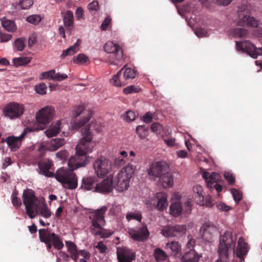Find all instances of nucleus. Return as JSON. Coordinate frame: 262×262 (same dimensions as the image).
Returning <instances> with one entry per match:
<instances>
[{
  "label": "nucleus",
  "instance_id": "f257e3e1",
  "mask_svg": "<svg viewBox=\"0 0 262 262\" xmlns=\"http://www.w3.org/2000/svg\"><path fill=\"white\" fill-rule=\"evenodd\" d=\"M236 236H233L231 231H226L220 236L218 248L219 258L216 262H230L234 254L241 261H244L245 256L249 251L248 243L243 237H240L235 249Z\"/></svg>",
  "mask_w": 262,
  "mask_h": 262
},
{
  "label": "nucleus",
  "instance_id": "f03ea898",
  "mask_svg": "<svg viewBox=\"0 0 262 262\" xmlns=\"http://www.w3.org/2000/svg\"><path fill=\"white\" fill-rule=\"evenodd\" d=\"M95 123L92 121L91 124L82 129V138L76 145V154L69 160V165L73 169L84 166L90 162V158L86 155L93 151L96 144L91 132L95 129Z\"/></svg>",
  "mask_w": 262,
  "mask_h": 262
},
{
  "label": "nucleus",
  "instance_id": "7ed1b4c3",
  "mask_svg": "<svg viewBox=\"0 0 262 262\" xmlns=\"http://www.w3.org/2000/svg\"><path fill=\"white\" fill-rule=\"evenodd\" d=\"M107 207L105 206L95 210L90 216L92 224L90 229L94 235L100 236L101 238H108L113 234V231L103 228L106 222L104 219V214L107 211Z\"/></svg>",
  "mask_w": 262,
  "mask_h": 262
},
{
  "label": "nucleus",
  "instance_id": "20e7f679",
  "mask_svg": "<svg viewBox=\"0 0 262 262\" xmlns=\"http://www.w3.org/2000/svg\"><path fill=\"white\" fill-rule=\"evenodd\" d=\"M136 167L128 164L123 167L113 179L114 187L119 192L128 189L129 179L133 177Z\"/></svg>",
  "mask_w": 262,
  "mask_h": 262
},
{
  "label": "nucleus",
  "instance_id": "39448f33",
  "mask_svg": "<svg viewBox=\"0 0 262 262\" xmlns=\"http://www.w3.org/2000/svg\"><path fill=\"white\" fill-rule=\"evenodd\" d=\"M69 167L71 169V170L63 168L58 169L54 177L62 184L64 188L69 189H75L77 186V177L73 171L74 169L70 166Z\"/></svg>",
  "mask_w": 262,
  "mask_h": 262
},
{
  "label": "nucleus",
  "instance_id": "423d86ee",
  "mask_svg": "<svg viewBox=\"0 0 262 262\" xmlns=\"http://www.w3.org/2000/svg\"><path fill=\"white\" fill-rule=\"evenodd\" d=\"M23 200L27 214L30 219H34L38 214V199L35 195V192L31 189L24 190Z\"/></svg>",
  "mask_w": 262,
  "mask_h": 262
},
{
  "label": "nucleus",
  "instance_id": "0eeeda50",
  "mask_svg": "<svg viewBox=\"0 0 262 262\" xmlns=\"http://www.w3.org/2000/svg\"><path fill=\"white\" fill-rule=\"evenodd\" d=\"M45 152V146L44 145H41L38 149V154L36 159L39 170V173L47 177L52 178L54 176V173L50 170L52 169L54 164L51 160L47 158H43Z\"/></svg>",
  "mask_w": 262,
  "mask_h": 262
},
{
  "label": "nucleus",
  "instance_id": "6e6552de",
  "mask_svg": "<svg viewBox=\"0 0 262 262\" xmlns=\"http://www.w3.org/2000/svg\"><path fill=\"white\" fill-rule=\"evenodd\" d=\"M104 51L110 54H112V58L115 59L112 63L118 66L121 64L123 57V53L120 46L113 41H108L104 46Z\"/></svg>",
  "mask_w": 262,
  "mask_h": 262
},
{
  "label": "nucleus",
  "instance_id": "1a4fd4ad",
  "mask_svg": "<svg viewBox=\"0 0 262 262\" xmlns=\"http://www.w3.org/2000/svg\"><path fill=\"white\" fill-rule=\"evenodd\" d=\"M236 47L238 51L246 52L254 58H256L258 55H262V47L256 48L248 40L236 41Z\"/></svg>",
  "mask_w": 262,
  "mask_h": 262
},
{
  "label": "nucleus",
  "instance_id": "9d476101",
  "mask_svg": "<svg viewBox=\"0 0 262 262\" xmlns=\"http://www.w3.org/2000/svg\"><path fill=\"white\" fill-rule=\"evenodd\" d=\"M95 173L99 177L103 178L111 169V164L104 157L97 159L93 164Z\"/></svg>",
  "mask_w": 262,
  "mask_h": 262
},
{
  "label": "nucleus",
  "instance_id": "9b49d317",
  "mask_svg": "<svg viewBox=\"0 0 262 262\" xmlns=\"http://www.w3.org/2000/svg\"><path fill=\"white\" fill-rule=\"evenodd\" d=\"M169 167L165 162L158 161L153 162L149 167L148 174L150 176L160 178L162 175L168 171Z\"/></svg>",
  "mask_w": 262,
  "mask_h": 262
},
{
  "label": "nucleus",
  "instance_id": "f8f14e48",
  "mask_svg": "<svg viewBox=\"0 0 262 262\" xmlns=\"http://www.w3.org/2000/svg\"><path fill=\"white\" fill-rule=\"evenodd\" d=\"M186 226L176 225L172 226H165L163 228L161 233L165 237H180L186 232Z\"/></svg>",
  "mask_w": 262,
  "mask_h": 262
},
{
  "label": "nucleus",
  "instance_id": "ddd939ff",
  "mask_svg": "<svg viewBox=\"0 0 262 262\" xmlns=\"http://www.w3.org/2000/svg\"><path fill=\"white\" fill-rule=\"evenodd\" d=\"M54 114V110L52 106H46L37 113L36 121L39 124H48L53 119Z\"/></svg>",
  "mask_w": 262,
  "mask_h": 262
},
{
  "label": "nucleus",
  "instance_id": "4468645a",
  "mask_svg": "<svg viewBox=\"0 0 262 262\" xmlns=\"http://www.w3.org/2000/svg\"><path fill=\"white\" fill-rule=\"evenodd\" d=\"M202 177L205 180L208 187L214 188L218 192L222 191V186L217 183L220 177L219 174L216 172H212L210 174L207 171H204L202 173Z\"/></svg>",
  "mask_w": 262,
  "mask_h": 262
},
{
  "label": "nucleus",
  "instance_id": "2eb2a0df",
  "mask_svg": "<svg viewBox=\"0 0 262 262\" xmlns=\"http://www.w3.org/2000/svg\"><path fill=\"white\" fill-rule=\"evenodd\" d=\"M24 112L23 105L15 102L10 103L4 109L5 115L11 119L19 117L24 113Z\"/></svg>",
  "mask_w": 262,
  "mask_h": 262
},
{
  "label": "nucleus",
  "instance_id": "dca6fc26",
  "mask_svg": "<svg viewBox=\"0 0 262 262\" xmlns=\"http://www.w3.org/2000/svg\"><path fill=\"white\" fill-rule=\"evenodd\" d=\"M202 239L207 242H211L214 234L217 232L216 226L212 223H205L200 229Z\"/></svg>",
  "mask_w": 262,
  "mask_h": 262
},
{
  "label": "nucleus",
  "instance_id": "f3484780",
  "mask_svg": "<svg viewBox=\"0 0 262 262\" xmlns=\"http://www.w3.org/2000/svg\"><path fill=\"white\" fill-rule=\"evenodd\" d=\"M128 234L135 241L143 242L146 240L149 235V232L146 226H143L139 229H129Z\"/></svg>",
  "mask_w": 262,
  "mask_h": 262
},
{
  "label": "nucleus",
  "instance_id": "a211bd4d",
  "mask_svg": "<svg viewBox=\"0 0 262 262\" xmlns=\"http://www.w3.org/2000/svg\"><path fill=\"white\" fill-rule=\"evenodd\" d=\"M98 179L95 176H86L82 178L80 188L84 191L96 192Z\"/></svg>",
  "mask_w": 262,
  "mask_h": 262
},
{
  "label": "nucleus",
  "instance_id": "6ab92c4d",
  "mask_svg": "<svg viewBox=\"0 0 262 262\" xmlns=\"http://www.w3.org/2000/svg\"><path fill=\"white\" fill-rule=\"evenodd\" d=\"M258 21L253 17L250 16L245 13H241L238 15L237 25L239 26H247L249 27H257Z\"/></svg>",
  "mask_w": 262,
  "mask_h": 262
},
{
  "label": "nucleus",
  "instance_id": "aec40b11",
  "mask_svg": "<svg viewBox=\"0 0 262 262\" xmlns=\"http://www.w3.org/2000/svg\"><path fill=\"white\" fill-rule=\"evenodd\" d=\"M25 134L24 132L19 137L10 136L6 138V142L11 151H15L20 147Z\"/></svg>",
  "mask_w": 262,
  "mask_h": 262
},
{
  "label": "nucleus",
  "instance_id": "412c9836",
  "mask_svg": "<svg viewBox=\"0 0 262 262\" xmlns=\"http://www.w3.org/2000/svg\"><path fill=\"white\" fill-rule=\"evenodd\" d=\"M96 192L107 193L110 192L114 187L113 179L110 177L104 179L101 183H97Z\"/></svg>",
  "mask_w": 262,
  "mask_h": 262
},
{
  "label": "nucleus",
  "instance_id": "4be33fe9",
  "mask_svg": "<svg viewBox=\"0 0 262 262\" xmlns=\"http://www.w3.org/2000/svg\"><path fill=\"white\" fill-rule=\"evenodd\" d=\"M117 256L118 262H132L134 259V255L126 248H117Z\"/></svg>",
  "mask_w": 262,
  "mask_h": 262
},
{
  "label": "nucleus",
  "instance_id": "5701e85b",
  "mask_svg": "<svg viewBox=\"0 0 262 262\" xmlns=\"http://www.w3.org/2000/svg\"><path fill=\"white\" fill-rule=\"evenodd\" d=\"M41 79H49L56 81H61L68 78V75L66 74H60L59 73H55L54 70H52L47 72L41 73Z\"/></svg>",
  "mask_w": 262,
  "mask_h": 262
},
{
  "label": "nucleus",
  "instance_id": "b1692460",
  "mask_svg": "<svg viewBox=\"0 0 262 262\" xmlns=\"http://www.w3.org/2000/svg\"><path fill=\"white\" fill-rule=\"evenodd\" d=\"M202 255L193 249L185 252L181 257L182 262H199Z\"/></svg>",
  "mask_w": 262,
  "mask_h": 262
},
{
  "label": "nucleus",
  "instance_id": "393cba45",
  "mask_svg": "<svg viewBox=\"0 0 262 262\" xmlns=\"http://www.w3.org/2000/svg\"><path fill=\"white\" fill-rule=\"evenodd\" d=\"M47 233L54 248L58 250H61L64 246L61 237L58 234L51 232L48 229H47Z\"/></svg>",
  "mask_w": 262,
  "mask_h": 262
},
{
  "label": "nucleus",
  "instance_id": "a878e982",
  "mask_svg": "<svg viewBox=\"0 0 262 262\" xmlns=\"http://www.w3.org/2000/svg\"><path fill=\"white\" fill-rule=\"evenodd\" d=\"M158 199L157 207L159 210H164L168 205L167 194L163 192H160L156 194Z\"/></svg>",
  "mask_w": 262,
  "mask_h": 262
},
{
  "label": "nucleus",
  "instance_id": "bb28decb",
  "mask_svg": "<svg viewBox=\"0 0 262 262\" xmlns=\"http://www.w3.org/2000/svg\"><path fill=\"white\" fill-rule=\"evenodd\" d=\"M66 143V141L62 138H55L51 140L47 145L46 148L50 151H56Z\"/></svg>",
  "mask_w": 262,
  "mask_h": 262
},
{
  "label": "nucleus",
  "instance_id": "cd10ccee",
  "mask_svg": "<svg viewBox=\"0 0 262 262\" xmlns=\"http://www.w3.org/2000/svg\"><path fill=\"white\" fill-rule=\"evenodd\" d=\"M124 70V68L123 67L110 80V82L112 84L115 86H122L127 83V82L124 80L123 77L122 78H121L122 71Z\"/></svg>",
  "mask_w": 262,
  "mask_h": 262
},
{
  "label": "nucleus",
  "instance_id": "c85d7f7f",
  "mask_svg": "<svg viewBox=\"0 0 262 262\" xmlns=\"http://www.w3.org/2000/svg\"><path fill=\"white\" fill-rule=\"evenodd\" d=\"M159 182L162 184L163 188L170 187L173 183L172 176L168 171L162 175L159 179Z\"/></svg>",
  "mask_w": 262,
  "mask_h": 262
},
{
  "label": "nucleus",
  "instance_id": "c756f323",
  "mask_svg": "<svg viewBox=\"0 0 262 262\" xmlns=\"http://www.w3.org/2000/svg\"><path fill=\"white\" fill-rule=\"evenodd\" d=\"M39 238L41 242L46 244L47 249L48 251H50L53 246L52 242L49 239L47 233L46 229H40L38 230Z\"/></svg>",
  "mask_w": 262,
  "mask_h": 262
},
{
  "label": "nucleus",
  "instance_id": "7c9ffc66",
  "mask_svg": "<svg viewBox=\"0 0 262 262\" xmlns=\"http://www.w3.org/2000/svg\"><path fill=\"white\" fill-rule=\"evenodd\" d=\"M166 249L170 250L171 254L175 257H178L180 255L181 246L178 242L172 241L168 243L166 245Z\"/></svg>",
  "mask_w": 262,
  "mask_h": 262
},
{
  "label": "nucleus",
  "instance_id": "2f4dec72",
  "mask_svg": "<svg viewBox=\"0 0 262 262\" xmlns=\"http://www.w3.org/2000/svg\"><path fill=\"white\" fill-rule=\"evenodd\" d=\"M61 122L60 121H57L55 124H52L49 128L45 131V134L48 137L56 136L60 130Z\"/></svg>",
  "mask_w": 262,
  "mask_h": 262
},
{
  "label": "nucleus",
  "instance_id": "473e14b6",
  "mask_svg": "<svg viewBox=\"0 0 262 262\" xmlns=\"http://www.w3.org/2000/svg\"><path fill=\"white\" fill-rule=\"evenodd\" d=\"M80 40L78 39L74 45H72L67 49L63 50L60 55V57L61 58H63L67 56H71L76 53L79 50L78 47L80 45Z\"/></svg>",
  "mask_w": 262,
  "mask_h": 262
},
{
  "label": "nucleus",
  "instance_id": "72a5a7b5",
  "mask_svg": "<svg viewBox=\"0 0 262 262\" xmlns=\"http://www.w3.org/2000/svg\"><path fill=\"white\" fill-rule=\"evenodd\" d=\"M63 23L66 27L71 30L73 27V14L71 11H67L63 16Z\"/></svg>",
  "mask_w": 262,
  "mask_h": 262
},
{
  "label": "nucleus",
  "instance_id": "f704fd0d",
  "mask_svg": "<svg viewBox=\"0 0 262 262\" xmlns=\"http://www.w3.org/2000/svg\"><path fill=\"white\" fill-rule=\"evenodd\" d=\"M170 214L173 216H178L182 213V206L180 203L176 202L172 203L169 209Z\"/></svg>",
  "mask_w": 262,
  "mask_h": 262
},
{
  "label": "nucleus",
  "instance_id": "c9c22d12",
  "mask_svg": "<svg viewBox=\"0 0 262 262\" xmlns=\"http://www.w3.org/2000/svg\"><path fill=\"white\" fill-rule=\"evenodd\" d=\"M126 219L128 222L132 220H135L139 222H141L142 219V213L139 210L128 212L126 215Z\"/></svg>",
  "mask_w": 262,
  "mask_h": 262
},
{
  "label": "nucleus",
  "instance_id": "e433bc0d",
  "mask_svg": "<svg viewBox=\"0 0 262 262\" xmlns=\"http://www.w3.org/2000/svg\"><path fill=\"white\" fill-rule=\"evenodd\" d=\"M137 71L132 68H127L123 71L124 80L127 82V80H132L135 78Z\"/></svg>",
  "mask_w": 262,
  "mask_h": 262
},
{
  "label": "nucleus",
  "instance_id": "4c0bfd02",
  "mask_svg": "<svg viewBox=\"0 0 262 262\" xmlns=\"http://www.w3.org/2000/svg\"><path fill=\"white\" fill-rule=\"evenodd\" d=\"M232 34L235 37L246 38L248 35V31L243 28H235L232 30Z\"/></svg>",
  "mask_w": 262,
  "mask_h": 262
},
{
  "label": "nucleus",
  "instance_id": "58836bf2",
  "mask_svg": "<svg viewBox=\"0 0 262 262\" xmlns=\"http://www.w3.org/2000/svg\"><path fill=\"white\" fill-rule=\"evenodd\" d=\"M193 192L195 193V199L198 202H201L203 200V187L200 185H197L193 188Z\"/></svg>",
  "mask_w": 262,
  "mask_h": 262
},
{
  "label": "nucleus",
  "instance_id": "ea45409f",
  "mask_svg": "<svg viewBox=\"0 0 262 262\" xmlns=\"http://www.w3.org/2000/svg\"><path fill=\"white\" fill-rule=\"evenodd\" d=\"M31 58L28 57H20L13 59V62L15 66L18 67L28 64L30 62Z\"/></svg>",
  "mask_w": 262,
  "mask_h": 262
},
{
  "label": "nucleus",
  "instance_id": "a19ab883",
  "mask_svg": "<svg viewBox=\"0 0 262 262\" xmlns=\"http://www.w3.org/2000/svg\"><path fill=\"white\" fill-rule=\"evenodd\" d=\"M92 114L91 112H88L86 116L82 120L75 122L73 125V127L74 129H78L82 126L84 125L86 123H87L90 119L91 118Z\"/></svg>",
  "mask_w": 262,
  "mask_h": 262
},
{
  "label": "nucleus",
  "instance_id": "79ce46f5",
  "mask_svg": "<svg viewBox=\"0 0 262 262\" xmlns=\"http://www.w3.org/2000/svg\"><path fill=\"white\" fill-rule=\"evenodd\" d=\"M3 27L9 32H14L16 30L15 23L10 20L6 19L2 21Z\"/></svg>",
  "mask_w": 262,
  "mask_h": 262
},
{
  "label": "nucleus",
  "instance_id": "37998d69",
  "mask_svg": "<svg viewBox=\"0 0 262 262\" xmlns=\"http://www.w3.org/2000/svg\"><path fill=\"white\" fill-rule=\"evenodd\" d=\"M154 256L158 261L165 260L167 258L165 252L160 248H157L155 250Z\"/></svg>",
  "mask_w": 262,
  "mask_h": 262
},
{
  "label": "nucleus",
  "instance_id": "c03bdc74",
  "mask_svg": "<svg viewBox=\"0 0 262 262\" xmlns=\"http://www.w3.org/2000/svg\"><path fill=\"white\" fill-rule=\"evenodd\" d=\"M148 128L144 125H139L136 128V132L141 139H144L148 135Z\"/></svg>",
  "mask_w": 262,
  "mask_h": 262
},
{
  "label": "nucleus",
  "instance_id": "a18cd8bd",
  "mask_svg": "<svg viewBox=\"0 0 262 262\" xmlns=\"http://www.w3.org/2000/svg\"><path fill=\"white\" fill-rule=\"evenodd\" d=\"M74 61L78 64H86L89 61L88 57L83 54H80L76 57H74Z\"/></svg>",
  "mask_w": 262,
  "mask_h": 262
},
{
  "label": "nucleus",
  "instance_id": "49530a36",
  "mask_svg": "<svg viewBox=\"0 0 262 262\" xmlns=\"http://www.w3.org/2000/svg\"><path fill=\"white\" fill-rule=\"evenodd\" d=\"M140 91V89L139 87L132 85L123 89V92L124 94L127 95L131 93H138Z\"/></svg>",
  "mask_w": 262,
  "mask_h": 262
},
{
  "label": "nucleus",
  "instance_id": "de8ad7c7",
  "mask_svg": "<svg viewBox=\"0 0 262 262\" xmlns=\"http://www.w3.org/2000/svg\"><path fill=\"white\" fill-rule=\"evenodd\" d=\"M150 129L152 132L160 134L163 132V127L160 123L155 122L151 124Z\"/></svg>",
  "mask_w": 262,
  "mask_h": 262
},
{
  "label": "nucleus",
  "instance_id": "09e8293b",
  "mask_svg": "<svg viewBox=\"0 0 262 262\" xmlns=\"http://www.w3.org/2000/svg\"><path fill=\"white\" fill-rule=\"evenodd\" d=\"M231 192L236 203H238L242 199V193L236 189H232Z\"/></svg>",
  "mask_w": 262,
  "mask_h": 262
},
{
  "label": "nucleus",
  "instance_id": "8fccbe9b",
  "mask_svg": "<svg viewBox=\"0 0 262 262\" xmlns=\"http://www.w3.org/2000/svg\"><path fill=\"white\" fill-rule=\"evenodd\" d=\"M14 46L17 50L21 51L25 48V39L23 38H17L15 40Z\"/></svg>",
  "mask_w": 262,
  "mask_h": 262
},
{
  "label": "nucleus",
  "instance_id": "3c124183",
  "mask_svg": "<svg viewBox=\"0 0 262 262\" xmlns=\"http://www.w3.org/2000/svg\"><path fill=\"white\" fill-rule=\"evenodd\" d=\"M40 214L45 218L48 219L51 215L50 209L46 205L42 206L39 209Z\"/></svg>",
  "mask_w": 262,
  "mask_h": 262
},
{
  "label": "nucleus",
  "instance_id": "603ef678",
  "mask_svg": "<svg viewBox=\"0 0 262 262\" xmlns=\"http://www.w3.org/2000/svg\"><path fill=\"white\" fill-rule=\"evenodd\" d=\"M16 193L13 192L12 194V203L13 205L16 208H18L21 205L20 199L16 196Z\"/></svg>",
  "mask_w": 262,
  "mask_h": 262
},
{
  "label": "nucleus",
  "instance_id": "864d4df0",
  "mask_svg": "<svg viewBox=\"0 0 262 262\" xmlns=\"http://www.w3.org/2000/svg\"><path fill=\"white\" fill-rule=\"evenodd\" d=\"M121 156L116 158L115 160V164L118 166H121L124 164L123 158L127 157V153L125 151H122L120 152Z\"/></svg>",
  "mask_w": 262,
  "mask_h": 262
},
{
  "label": "nucleus",
  "instance_id": "5fc2aeb1",
  "mask_svg": "<svg viewBox=\"0 0 262 262\" xmlns=\"http://www.w3.org/2000/svg\"><path fill=\"white\" fill-rule=\"evenodd\" d=\"M191 202L190 201H187L185 202L183 207H182V213L185 215L189 214L191 211Z\"/></svg>",
  "mask_w": 262,
  "mask_h": 262
},
{
  "label": "nucleus",
  "instance_id": "6e6d98bb",
  "mask_svg": "<svg viewBox=\"0 0 262 262\" xmlns=\"http://www.w3.org/2000/svg\"><path fill=\"white\" fill-rule=\"evenodd\" d=\"M27 20L32 24L36 25L41 20V17L38 15H32L27 18Z\"/></svg>",
  "mask_w": 262,
  "mask_h": 262
},
{
  "label": "nucleus",
  "instance_id": "4d7b16f0",
  "mask_svg": "<svg viewBox=\"0 0 262 262\" xmlns=\"http://www.w3.org/2000/svg\"><path fill=\"white\" fill-rule=\"evenodd\" d=\"M47 87L45 83H40L35 86V91L37 93L43 95L46 93Z\"/></svg>",
  "mask_w": 262,
  "mask_h": 262
},
{
  "label": "nucleus",
  "instance_id": "13d9d810",
  "mask_svg": "<svg viewBox=\"0 0 262 262\" xmlns=\"http://www.w3.org/2000/svg\"><path fill=\"white\" fill-rule=\"evenodd\" d=\"M198 203L200 205H205L208 207H212L214 204L210 196L209 195L206 196L205 199L203 198V200L201 202H199Z\"/></svg>",
  "mask_w": 262,
  "mask_h": 262
},
{
  "label": "nucleus",
  "instance_id": "bf43d9fd",
  "mask_svg": "<svg viewBox=\"0 0 262 262\" xmlns=\"http://www.w3.org/2000/svg\"><path fill=\"white\" fill-rule=\"evenodd\" d=\"M33 4L32 0H23L19 3L22 9H28Z\"/></svg>",
  "mask_w": 262,
  "mask_h": 262
},
{
  "label": "nucleus",
  "instance_id": "052dcab7",
  "mask_svg": "<svg viewBox=\"0 0 262 262\" xmlns=\"http://www.w3.org/2000/svg\"><path fill=\"white\" fill-rule=\"evenodd\" d=\"M66 245L70 253L78 251L76 245L71 241H66Z\"/></svg>",
  "mask_w": 262,
  "mask_h": 262
},
{
  "label": "nucleus",
  "instance_id": "680f3d73",
  "mask_svg": "<svg viewBox=\"0 0 262 262\" xmlns=\"http://www.w3.org/2000/svg\"><path fill=\"white\" fill-rule=\"evenodd\" d=\"M136 117V115L134 112L128 111L126 113L124 119L128 122L133 121L135 119Z\"/></svg>",
  "mask_w": 262,
  "mask_h": 262
},
{
  "label": "nucleus",
  "instance_id": "e2e57ef3",
  "mask_svg": "<svg viewBox=\"0 0 262 262\" xmlns=\"http://www.w3.org/2000/svg\"><path fill=\"white\" fill-rule=\"evenodd\" d=\"M84 110V107L82 105L76 106L73 110V116L75 118L79 116Z\"/></svg>",
  "mask_w": 262,
  "mask_h": 262
},
{
  "label": "nucleus",
  "instance_id": "0e129e2a",
  "mask_svg": "<svg viewBox=\"0 0 262 262\" xmlns=\"http://www.w3.org/2000/svg\"><path fill=\"white\" fill-rule=\"evenodd\" d=\"M112 21V18L110 16H107L104 20L103 21L101 25V29L102 30H105L106 29L107 27L111 24Z\"/></svg>",
  "mask_w": 262,
  "mask_h": 262
},
{
  "label": "nucleus",
  "instance_id": "69168bd1",
  "mask_svg": "<svg viewBox=\"0 0 262 262\" xmlns=\"http://www.w3.org/2000/svg\"><path fill=\"white\" fill-rule=\"evenodd\" d=\"M224 177L229 184H233L235 182V178L233 174L229 172H225Z\"/></svg>",
  "mask_w": 262,
  "mask_h": 262
},
{
  "label": "nucleus",
  "instance_id": "338daca9",
  "mask_svg": "<svg viewBox=\"0 0 262 262\" xmlns=\"http://www.w3.org/2000/svg\"><path fill=\"white\" fill-rule=\"evenodd\" d=\"M95 248L99 250V252L101 253H105L107 250V247L102 241L99 242L97 245L95 246Z\"/></svg>",
  "mask_w": 262,
  "mask_h": 262
},
{
  "label": "nucleus",
  "instance_id": "774afa93",
  "mask_svg": "<svg viewBox=\"0 0 262 262\" xmlns=\"http://www.w3.org/2000/svg\"><path fill=\"white\" fill-rule=\"evenodd\" d=\"M88 7L90 11H97L99 8V3L96 1H93L88 5Z\"/></svg>",
  "mask_w": 262,
  "mask_h": 262
}]
</instances>
